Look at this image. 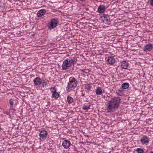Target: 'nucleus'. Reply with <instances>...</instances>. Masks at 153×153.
<instances>
[{"label": "nucleus", "mask_w": 153, "mask_h": 153, "mask_svg": "<svg viewBox=\"0 0 153 153\" xmlns=\"http://www.w3.org/2000/svg\"><path fill=\"white\" fill-rule=\"evenodd\" d=\"M121 99L119 97H114L107 102L106 110L109 113H113L116 111L120 103Z\"/></svg>", "instance_id": "nucleus-1"}, {"label": "nucleus", "mask_w": 153, "mask_h": 153, "mask_svg": "<svg viewBox=\"0 0 153 153\" xmlns=\"http://www.w3.org/2000/svg\"><path fill=\"white\" fill-rule=\"evenodd\" d=\"M76 57H70L68 59L65 60L62 64V70H66L68 69L72 64L76 63L77 62Z\"/></svg>", "instance_id": "nucleus-2"}, {"label": "nucleus", "mask_w": 153, "mask_h": 153, "mask_svg": "<svg viewBox=\"0 0 153 153\" xmlns=\"http://www.w3.org/2000/svg\"><path fill=\"white\" fill-rule=\"evenodd\" d=\"M59 22V19L57 18L51 19L48 25V29L51 30L56 28L58 25Z\"/></svg>", "instance_id": "nucleus-3"}, {"label": "nucleus", "mask_w": 153, "mask_h": 153, "mask_svg": "<svg viewBox=\"0 0 153 153\" xmlns=\"http://www.w3.org/2000/svg\"><path fill=\"white\" fill-rule=\"evenodd\" d=\"M77 81L76 80L75 78H73L68 83L66 87V90L70 91L74 89L77 85Z\"/></svg>", "instance_id": "nucleus-4"}, {"label": "nucleus", "mask_w": 153, "mask_h": 153, "mask_svg": "<svg viewBox=\"0 0 153 153\" xmlns=\"http://www.w3.org/2000/svg\"><path fill=\"white\" fill-rule=\"evenodd\" d=\"M62 146L65 149H68L71 146L72 148H75V146L71 144L70 141L68 140H64L62 144Z\"/></svg>", "instance_id": "nucleus-5"}, {"label": "nucleus", "mask_w": 153, "mask_h": 153, "mask_svg": "<svg viewBox=\"0 0 153 153\" xmlns=\"http://www.w3.org/2000/svg\"><path fill=\"white\" fill-rule=\"evenodd\" d=\"M100 18L103 22L105 23V24H110L111 21L109 15L106 14H103L102 16H101Z\"/></svg>", "instance_id": "nucleus-6"}, {"label": "nucleus", "mask_w": 153, "mask_h": 153, "mask_svg": "<svg viewBox=\"0 0 153 153\" xmlns=\"http://www.w3.org/2000/svg\"><path fill=\"white\" fill-rule=\"evenodd\" d=\"M153 49V44L149 43L145 45L143 48V50L147 53L151 51Z\"/></svg>", "instance_id": "nucleus-7"}, {"label": "nucleus", "mask_w": 153, "mask_h": 153, "mask_svg": "<svg viewBox=\"0 0 153 153\" xmlns=\"http://www.w3.org/2000/svg\"><path fill=\"white\" fill-rule=\"evenodd\" d=\"M149 137L146 135H144L141 138L140 141L142 145H147L149 143Z\"/></svg>", "instance_id": "nucleus-8"}, {"label": "nucleus", "mask_w": 153, "mask_h": 153, "mask_svg": "<svg viewBox=\"0 0 153 153\" xmlns=\"http://www.w3.org/2000/svg\"><path fill=\"white\" fill-rule=\"evenodd\" d=\"M48 135L47 131L45 130H43L40 131L39 136L40 138L43 139L46 138Z\"/></svg>", "instance_id": "nucleus-9"}, {"label": "nucleus", "mask_w": 153, "mask_h": 153, "mask_svg": "<svg viewBox=\"0 0 153 153\" xmlns=\"http://www.w3.org/2000/svg\"><path fill=\"white\" fill-rule=\"evenodd\" d=\"M33 82L35 85L39 86L42 83V80L39 77H36L33 80Z\"/></svg>", "instance_id": "nucleus-10"}, {"label": "nucleus", "mask_w": 153, "mask_h": 153, "mask_svg": "<svg viewBox=\"0 0 153 153\" xmlns=\"http://www.w3.org/2000/svg\"><path fill=\"white\" fill-rule=\"evenodd\" d=\"M47 11L45 9H41L38 11L37 13V16L38 17L43 16L46 12Z\"/></svg>", "instance_id": "nucleus-11"}, {"label": "nucleus", "mask_w": 153, "mask_h": 153, "mask_svg": "<svg viewBox=\"0 0 153 153\" xmlns=\"http://www.w3.org/2000/svg\"><path fill=\"white\" fill-rule=\"evenodd\" d=\"M105 6L104 5H100L98 7L97 11L98 13H101L105 11Z\"/></svg>", "instance_id": "nucleus-12"}, {"label": "nucleus", "mask_w": 153, "mask_h": 153, "mask_svg": "<svg viewBox=\"0 0 153 153\" xmlns=\"http://www.w3.org/2000/svg\"><path fill=\"white\" fill-rule=\"evenodd\" d=\"M128 66V63L126 61L122 62L121 63V68L124 69H127Z\"/></svg>", "instance_id": "nucleus-13"}, {"label": "nucleus", "mask_w": 153, "mask_h": 153, "mask_svg": "<svg viewBox=\"0 0 153 153\" xmlns=\"http://www.w3.org/2000/svg\"><path fill=\"white\" fill-rule=\"evenodd\" d=\"M109 64L113 65L115 62V59L112 56H109L107 60Z\"/></svg>", "instance_id": "nucleus-14"}, {"label": "nucleus", "mask_w": 153, "mask_h": 153, "mask_svg": "<svg viewBox=\"0 0 153 153\" xmlns=\"http://www.w3.org/2000/svg\"><path fill=\"white\" fill-rule=\"evenodd\" d=\"M96 94L97 95H101L102 94V91L101 87H98L97 88L96 91Z\"/></svg>", "instance_id": "nucleus-15"}, {"label": "nucleus", "mask_w": 153, "mask_h": 153, "mask_svg": "<svg viewBox=\"0 0 153 153\" xmlns=\"http://www.w3.org/2000/svg\"><path fill=\"white\" fill-rule=\"evenodd\" d=\"M129 86V84L128 82L124 83L122 84L121 87L123 89L128 88Z\"/></svg>", "instance_id": "nucleus-16"}, {"label": "nucleus", "mask_w": 153, "mask_h": 153, "mask_svg": "<svg viewBox=\"0 0 153 153\" xmlns=\"http://www.w3.org/2000/svg\"><path fill=\"white\" fill-rule=\"evenodd\" d=\"M59 94L56 91L52 94V97L55 99H57L59 97Z\"/></svg>", "instance_id": "nucleus-17"}, {"label": "nucleus", "mask_w": 153, "mask_h": 153, "mask_svg": "<svg viewBox=\"0 0 153 153\" xmlns=\"http://www.w3.org/2000/svg\"><path fill=\"white\" fill-rule=\"evenodd\" d=\"M67 101L69 104H71L74 102L73 99L70 96H68L67 98Z\"/></svg>", "instance_id": "nucleus-18"}, {"label": "nucleus", "mask_w": 153, "mask_h": 153, "mask_svg": "<svg viewBox=\"0 0 153 153\" xmlns=\"http://www.w3.org/2000/svg\"><path fill=\"white\" fill-rule=\"evenodd\" d=\"M15 101L14 99H10L9 100V103L10 105V108H11L13 107L14 105V101Z\"/></svg>", "instance_id": "nucleus-19"}, {"label": "nucleus", "mask_w": 153, "mask_h": 153, "mask_svg": "<svg viewBox=\"0 0 153 153\" xmlns=\"http://www.w3.org/2000/svg\"><path fill=\"white\" fill-rule=\"evenodd\" d=\"M136 151L137 153H144L143 150L141 148H137L136 150Z\"/></svg>", "instance_id": "nucleus-20"}, {"label": "nucleus", "mask_w": 153, "mask_h": 153, "mask_svg": "<svg viewBox=\"0 0 153 153\" xmlns=\"http://www.w3.org/2000/svg\"><path fill=\"white\" fill-rule=\"evenodd\" d=\"M90 105H84L82 107V109L83 110H88L90 108Z\"/></svg>", "instance_id": "nucleus-21"}, {"label": "nucleus", "mask_w": 153, "mask_h": 153, "mask_svg": "<svg viewBox=\"0 0 153 153\" xmlns=\"http://www.w3.org/2000/svg\"><path fill=\"white\" fill-rule=\"evenodd\" d=\"M91 86L89 84L86 85H85V88L88 91L91 90Z\"/></svg>", "instance_id": "nucleus-22"}, {"label": "nucleus", "mask_w": 153, "mask_h": 153, "mask_svg": "<svg viewBox=\"0 0 153 153\" xmlns=\"http://www.w3.org/2000/svg\"><path fill=\"white\" fill-rule=\"evenodd\" d=\"M42 87H44L47 85V82L46 80H43V81H42Z\"/></svg>", "instance_id": "nucleus-23"}, {"label": "nucleus", "mask_w": 153, "mask_h": 153, "mask_svg": "<svg viewBox=\"0 0 153 153\" xmlns=\"http://www.w3.org/2000/svg\"><path fill=\"white\" fill-rule=\"evenodd\" d=\"M50 91L53 94L54 92L56 91V88L55 87H52L50 88Z\"/></svg>", "instance_id": "nucleus-24"}, {"label": "nucleus", "mask_w": 153, "mask_h": 153, "mask_svg": "<svg viewBox=\"0 0 153 153\" xmlns=\"http://www.w3.org/2000/svg\"><path fill=\"white\" fill-rule=\"evenodd\" d=\"M118 94L120 95L123 94V91L122 90H119L118 91Z\"/></svg>", "instance_id": "nucleus-25"}, {"label": "nucleus", "mask_w": 153, "mask_h": 153, "mask_svg": "<svg viewBox=\"0 0 153 153\" xmlns=\"http://www.w3.org/2000/svg\"><path fill=\"white\" fill-rule=\"evenodd\" d=\"M150 3L151 5L152 6H153V0H150Z\"/></svg>", "instance_id": "nucleus-26"}, {"label": "nucleus", "mask_w": 153, "mask_h": 153, "mask_svg": "<svg viewBox=\"0 0 153 153\" xmlns=\"http://www.w3.org/2000/svg\"><path fill=\"white\" fill-rule=\"evenodd\" d=\"M81 76H83L84 77H85L86 76V74L85 73H81Z\"/></svg>", "instance_id": "nucleus-27"}, {"label": "nucleus", "mask_w": 153, "mask_h": 153, "mask_svg": "<svg viewBox=\"0 0 153 153\" xmlns=\"http://www.w3.org/2000/svg\"><path fill=\"white\" fill-rule=\"evenodd\" d=\"M82 96H83L84 97H85V94H82Z\"/></svg>", "instance_id": "nucleus-28"}, {"label": "nucleus", "mask_w": 153, "mask_h": 153, "mask_svg": "<svg viewBox=\"0 0 153 153\" xmlns=\"http://www.w3.org/2000/svg\"><path fill=\"white\" fill-rule=\"evenodd\" d=\"M101 153H107L106 152H102Z\"/></svg>", "instance_id": "nucleus-29"}, {"label": "nucleus", "mask_w": 153, "mask_h": 153, "mask_svg": "<svg viewBox=\"0 0 153 153\" xmlns=\"http://www.w3.org/2000/svg\"><path fill=\"white\" fill-rule=\"evenodd\" d=\"M149 153H153V151H151Z\"/></svg>", "instance_id": "nucleus-30"}, {"label": "nucleus", "mask_w": 153, "mask_h": 153, "mask_svg": "<svg viewBox=\"0 0 153 153\" xmlns=\"http://www.w3.org/2000/svg\"><path fill=\"white\" fill-rule=\"evenodd\" d=\"M79 0L81 1H83V0Z\"/></svg>", "instance_id": "nucleus-31"}, {"label": "nucleus", "mask_w": 153, "mask_h": 153, "mask_svg": "<svg viewBox=\"0 0 153 153\" xmlns=\"http://www.w3.org/2000/svg\"><path fill=\"white\" fill-rule=\"evenodd\" d=\"M0 129H1V128L0 127Z\"/></svg>", "instance_id": "nucleus-32"}, {"label": "nucleus", "mask_w": 153, "mask_h": 153, "mask_svg": "<svg viewBox=\"0 0 153 153\" xmlns=\"http://www.w3.org/2000/svg\"><path fill=\"white\" fill-rule=\"evenodd\" d=\"M84 1V0H83V1Z\"/></svg>", "instance_id": "nucleus-33"}]
</instances>
